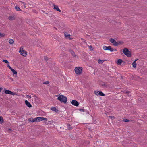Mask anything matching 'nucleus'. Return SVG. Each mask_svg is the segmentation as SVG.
<instances>
[{
	"instance_id": "e433bc0d",
	"label": "nucleus",
	"mask_w": 147,
	"mask_h": 147,
	"mask_svg": "<svg viewBox=\"0 0 147 147\" xmlns=\"http://www.w3.org/2000/svg\"><path fill=\"white\" fill-rule=\"evenodd\" d=\"M105 84V83L104 82L103 83L101 84V85L103 86L107 87V86Z\"/></svg>"
},
{
	"instance_id": "4c0bfd02",
	"label": "nucleus",
	"mask_w": 147,
	"mask_h": 147,
	"mask_svg": "<svg viewBox=\"0 0 147 147\" xmlns=\"http://www.w3.org/2000/svg\"><path fill=\"white\" fill-rule=\"evenodd\" d=\"M44 59L45 60H47L48 59V57L47 56L44 57Z\"/></svg>"
},
{
	"instance_id": "473e14b6",
	"label": "nucleus",
	"mask_w": 147,
	"mask_h": 147,
	"mask_svg": "<svg viewBox=\"0 0 147 147\" xmlns=\"http://www.w3.org/2000/svg\"><path fill=\"white\" fill-rule=\"evenodd\" d=\"M99 92V91H95L94 92V93L95 94L97 95V96H98V93Z\"/></svg>"
},
{
	"instance_id": "8fccbe9b",
	"label": "nucleus",
	"mask_w": 147,
	"mask_h": 147,
	"mask_svg": "<svg viewBox=\"0 0 147 147\" xmlns=\"http://www.w3.org/2000/svg\"><path fill=\"white\" fill-rule=\"evenodd\" d=\"M41 11L43 13H45V11L44 10H41Z\"/></svg>"
},
{
	"instance_id": "3c124183",
	"label": "nucleus",
	"mask_w": 147,
	"mask_h": 147,
	"mask_svg": "<svg viewBox=\"0 0 147 147\" xmlns=\"http://www.w3.org/2000/svg\"><path fill=\"white\" fill-rule=\"evenodd\" d=\"M8 130L9 131H11V129L10 128H9L8 129Z\"/></svg>"
},
{
	"instance_id": "a878e982",
	"label": "nucleus",
	"mask_w": 147,
	"mask_h": 147,
	"mask_svg": "<svg viewBox=\"0 0 147 147\" xmlns=\"http://www.w3.org/2000/svg\"><path fill=\"white\" fill-rule=\"evenodd\" d=\"M70 138L73 139H74L75 137V136L73 134H70L69 135Z\"/></svg>"
},
{
	"instance_id": "2f4dec72",
	"label": "nucleus",
	"mask_w": 147,
	"mask_h": 147,
	"mask_svg": "<svg viewBox=\"0 0 147 147\" xmlns=\"http://www.w3.org/2000/svg\"><path fill=\"white\" fill-rule=\"evenodd\" d=\"M89 49L90 50L93 51L94 49L93 48L92 46V45H90L89 46Z\"/></svg>"
},
{
	"instance_id": "c756f323",
	"label": "nucleus",
	"mask_w": 147,
	"mask_h": 147,
	"mask_svg": "<svg viewBox=\"0 0 147 147\" xmlns=\"http://www.w3.org/2000/svg\"><path fill=\"white\" fill-rule=\"evenodd\" d=\"M20 2H21L23 4L24 7L25 8L26 7V4L25 3L21 1H20Z\"/></svg>"
},
{
	"instance_id": "a211bd4d",
	"label": "nucleus",
	"mask_w": 147,
	"mask_h": 147,
	"mask_svg": "<svg viewBox=\"0 0 147 147\" xmlns=\"http://www.w3.org/2000/svg\"><path fill=\"white\" fill-rule=\"evenodd\" d=\"M15 9L17 11H22V10L20 9L19 7L18 6H15Z\"/></svg>"
},
{
	"instance_id": "13d9d810",
	"label": "nucleus",
	"mask_w": 147,
	"mask_h": 147,
	"mask_svg": "<svg viewBox=\"0 0 147 147\" xmlns=\"http://www.w3.org/2000/svg\"><path fill=\"white\" fill-rule=\"evenodd\" d=\"M58 96V95H56V96Z\"/></svg>"
},
{
	"instance_id": "412c9836",
	"label": "nucleus",
	"mask_w": 147,
	"mask_h": 147,
	"mask_svg": "<svg viewBox=\"0 0 147 147\" xmlns=\"http://www.w3.org/2000/svg\"><path fill=\"white\" fill-rule=\"evenodd\" d=\"M65 36L66 38H69L70 37V34H68L67 32H65Z\"/></svg>"
},
{
	"instance_id": "c85d7f7f",
	"label": "nucleus",
	"mask_w": 147,
	"mask_h": 147,
	"mask_svg": "<svg viewBox=\"0 0 147 147\" xmlns=\"http://www.w3.org/2000/svg\"><path fill=\"white\" fill-rule=\"evenodd\" d=\"M5 34L4 33L2 34L0 32V38L3 37L5 36Z\"/></svg>"
},
{
	"instance_id": "9d476101",
	"label": "nucleus",
	"mask_w": 147,
	"mask_h": 147,
	"mask_svg": "<svg viewBox=\"0 0 147 147\" xmlns=\"http://www.w3.org/2000/svg\"><path fill=\"white\" fill-rule=\"evenodd\" d=\"M123 62V61L121 59H118L117 60L116 63L119 65H121Z\"/></svg>"
},
{
	"instance_id": "2eb2a0df",
	"label": "nucleus",
	"mask_w": 147,
	"mask_h": 147,
	"mask_svg": "<svg viewBox=\"0 0 147 147\" xmlns=\"http://www.w3.org/2000/svg\"><path fill=\"white\" fill-rule=\"evenodd\" d=\"M123 42L121 41L116 42V43L115 46H117L120 44H123Z\"/></svg>"
},
{
	"instance_id": "9b49d317",
	"label": "nucleus",
	"mask_w": 147,
	"mask_h": 147,
	"mask_svg": "<svg viewBox=\"0 0 147 147\" xmlns=\"http://www.w3.org/2000/svg\"><path fill=\"white\" fill-rule=\"evenodd\" d=\"M123 121L125 122H132L133 123H134L135 122V121L134 120H129L127 119H123Z\"/></svg>"
},
{
	"instance_id": "6ab92c4d",
	"label": "nucleus",
	"mask_w": 147,
	"mask_h": 147,
	"mask_svg": "<svg viewBox=\"0 0 147 147\" xmlns=\"http://www.w3.org/2000/svg\"><path fill=\"white\" fill-rule=\"evenodd\" d=\"M98 94L100 96H105V94L102 92L99 91Z\"/></svg>"
},
{
	"instance_id": "de8ad7c7",
	"label": "nucleus",
	"mask_w": 147,
	"mask_h": 147,
	"mask_svg": "<svg viewBox=\"0 0 147 147\" xmlns=\"http://www.w3.org/2000/svg\"><path fill=\"white\" fill-rule=\"evenodd\" d=\"M10 78V79L11 80H12V81H13V79L11 77V78Z\"/></svg>"
},
{
	"instance_id": "6e6552de",
	"label": "nucleus",
	"mask_w": 147,
	"mask_h": 147,
	"mask_svg": "<svg viewBox=\"0 0 147 147\" xmlns=\"http://www.w3.org/2000/svg\"><path fill=\"white\" fill-rule=\"evenodd\" d=\"M53 5L54 6L53 9L55 10H56L57 11H59V12H61V10L59 8L57 5H55L54 4H53Z\"/></svg>"
},
{
	"instance_id": "37998d69",
	"label": "nucleus",
	"mask_w": 147,
	"mask_h": 147,
	"mask_svg": "<svg viewBox=\"0 0 147 147\" xmlns=\"http://www.w3.org/2000/svg\"><path fill=\"white\" fill-rule=\"evenodd\" d=\"M81 39L82 40V41L83 42L86 43V42H85V41H86L84 39H82V38H81Z\"/></svg>"
},
{
	"instance_id": "c03bdc74",
	"label": "nucleus",
	"mask_w": 147,
	"mask_h": 147,
	"mask_svg": "<svg viewBox=\"0 0 147 147\" xmlns=\"http://www.w3.org/2000/svg\"><path fill=\"white\" fill-rule=\"evenodd\" d=\"M125 93L126 94H129L130 93V92L129 91H125Z\"/></svg>"
},
{
	"instance_id": "dca6fc26",
	"label": "nucleus",
	"mask_w": 147,
	"mask_h": 147,
	"mask_svg": "<svg viewBox=\"0 0 147 147\" xmlns=\"http://www.w3.org/2000/svg\"><path fill=\"white\" fill-rule=\"evenodd\" d=\"M69 51L71 53L72 56L74 57L76 56V55H75V52L72 50L70 49L69 50Z\"/></svg>"
},
{
	"instance_id": "f03ea898",
	"label": "nucleus",
	"mask_w": 147,
	"mask_h": 147,
	"mask_svg": "<svg viewBox=\"0 0 147 147\" xmlns=\"http://www.w3.org/2000/svg\"><path fill=\"white\" fill-rule=\"evenodd\" d=\"M123 52L128 57H130L132 55L131 52L127 48H124L123 50Z\"/></svg>"
},
{
	"instance_id": "bb28decb",
	"label": "nucleus",
	"mask_w": 147,
	"mask_h": 147,
	"mask_svg": "<svg viewBox=\"0 0 147 147\" xmlns=\"http://www.w3.org/2000/svg\"><path fill=\"white\" fill-rule=\"evenodd\" d=\"M104 61V60H99L98 61V63L99 64H101L103 63Z\"/></svg>"
},
{
	"instance_id": "aec40b11",
	"label": "nucleus",
	"mask_w": 147,
	"mask_h": 147,
	"mask_svg": "<svg viewBox=\"0 0 147 147\" xmlns=\"http://www.w3.org/2000/svg\"><path fill=\"white\" fill-rule=\"evenodd\" d=\"M28 121L31 122H34V119H33V118L32 117H31L28 119Z\"/></svg>"
},
{
	"instance_id": "393cba45",
	"label": "nucleus",
	"mask_w": 147,
	"mask_h": 147,
	"mask_svg": "<svg viewBox=\"0 0 147 147\" xmlns=\"http://www.w3.org/2000/svg\"><path fill=\"white\" fill-rule=\"evenodd\" d=\"M14 41L13 39H10L9 41V42L11 44H12L13 43Z\"/></svg>"
},
{
	"instance_id": "ea45409f",
	"label": "nucleus",
	"mask_w": 147,
	"mask_h": 147,
	"mask_svg": "<svg viewBox=\"0 0 147 147\" xmlns=\"http://www.w3.org/2000/svg\"><path fill=\"white\" fill-rule=\"evenodd\" d=\"M109 118H110L111 119H112V118H115V117L114 116H109Z\"/></svg>"
},
{
	"instance_id": "f704fd0d",
	"label": "nucleus",
	"mask_w": 147,
	"mask_h": 147,
	"mask_svg": "<svg viewBox=\"0 0 147 147\" xmlns=\"http://www.w3.org/2000/svg\"><path fill=\"white\" fill-rule=\"evenodd\" d=\"M7 67H8L11 70L13 68H12L9 65V64H7Z\"/></svg>"
},
{
	"instance_id": "1a4fd4ad",
	"label": "nucleus",
	"mask_w": 147,
	"mask_h": 147,
	"mask_svg": "<svg viewBox=\"0 0 147 147\" xmlns=\"http://www.w3.org/2000/svg\"><path fill=\"white\" fill-rule=\"evenodd\" d=\"M25 103L26 106L29 108L32 107V105L27 100L25 101Z\"/></svg>"
},
{
	"instance_id": "39448f33",
	"label": "nucleus",
	"mask_w": 147,
	"mask_h": 147,
	"mask_svg": "<svg viewBox=\"0 0 147 147\" xmlns=\"http://www.w3.org/2000/svg\"><path fill=\"white\" fill-rule=\"evenodd\" d=\"M103 48L105 50H109L111 52V51H113L112 50V47L111 46H104Z\"/></svg>"
},
{
	"instance_id": "79ce46f5",
	"label": "nucleus",
	"mask_w": 147,
	"mask_h": 147,
	"mask_svg": "<svg viewBox=\"0 0 147 147\" xmlns=\"http://www.w3.org/2000/svg\"><path fill=\"white\" fill-rule=\"evenodd\" d=\"M79 110L80 111H83V112H84L85 111V110L84 109H79Z\"/></svg>"
},
{
	"instance_id": "f8f14e48",
	"label": "nucleus",
	"mask_w": 147,
	"mask_h": 147,
	"mask_svg": "<svg viewBox=\"0 0 147 147\" xmlns=\"http://www.w3.org/2000/svg\"><path fill=\"white\" fill-rule=\"evenodd\" d=\"M51 110L54 111L56 113H57L59 111V110L56 109L55 107H53L51 108Z\"/></svg>"
},
{
	"instance_id": "5701e85b",
	"label": "nucleus",
	"mask_w": 147,
	"mask_h": 147,
	"mask_svg": "<svg viewBox=\"0 0 147 147\" xmlns=\"http://www.w3.org/2000/svg\"><path fill=\"white\" fill-rule=\"evenodd\" d=\"M11 71L13 73V74L14 75H16L17 74V71L16 70H15L14 69H13L11 70Z\"/></svg>"
},
{
	"instance_id": "5fc2aeb1",
	"label": "nucleus",
	"mask_w": 147,
	"mask_h": 147,
	"mask_svg": "<svg viewBox=\"0 0 147 147\" xmlns=\"http://www.w3.org/2000/svg\"><path fill=\"white\" fill-rule=\"evenodd\" d=\"M24 124L20 125V126H22V125H23Z\"/></svg>"
},
{
	"instance_id": "4468645a",
	"label": "nucleus",
	"mask_w": 147,
	"mask_h": 147,
	"mask_svg": "<svg viewBox=\"0 0 147 147\" xmlns=\"http://www.w3.org/2000/svg\"><path fill=\"white\" fill-rule=\"evenodd\" d=\"M138 59H136L133 62L132 64L133 65V68H136V61L138 60Z\"/></svg>"
},
{
	"instance_id": "20e7f679",
	"label": "nucleus",
	"mask_w": 147,
	"mask_h": 147,
	"mask_svg": "<svg viewBox=\"0 0 147 147\" xmlns=\"http://www.w3.org/2000/svg\"><path fill=\"white\" fill-rule=\"evenodd\" d=\"M21 48L20 49L19 52L21 55L24 57H26L27 55V52L25 50L23 49L22 48V50H21Z\"/></svg>"
},
{
	"instance_id": "864d4df0",
	"label": "nucleus",
	"mask_w": 147,
	"mask_h": 147,
	"mask_svg": "<svg viewBox=\"0 0 147 147\" xmlns=\"http://www.w3.org/2000/svg\"><path fill=\"white\" fill-rule=\"evenodd\" d=\"M121 78L122 79H123V77L122 76H121Z\"/></svg>"
},
{
	"instance_id": "6e6d98bb",
	"label": "nucleus",
	"mask_w": 147,
	"mask_h": 147,
	"mask_svg": "<svg viewBox=\"0 0 147 147\" xmlns=\"http://www.w3.org/2000/svg\"><path fill=\"white\" fill-rule=\"evenodd\" d=\"M53 28H54L55 29H57V28L56 27H53Z\"/></svg>"
},
{
	"instance_id": "f3484780",
	"label": "nucleus",
	"mask_w": 147,
	"mask_h": 147,
	"mask_svg": "<svg viewBox=\"0 0 147 147\" xmlns=\"http://www.w3.org/2000/svg\"><path fill=\"white\" fill-rule=\"evenodd\" d=\"M15 18V17L13 16H10L8 18V19L10 20H14Z\"/></svg>"
},
{
	"instance_id": "4d7b16f0",
	"label": "nucleus",
	"mask_w": 147,
	"mask_h": 147,
	"mask_svg": "<svg viewBox=\"0 0 147 147\" xmlns=\"http://www.w3.org/2000/svg\"><path fill=\"white\" fill-rule=\"evenodd\" d=\"M49 123H51V121H49Z\"/></svg>"
},
{
	"instance_id": "bf43d9fd",
	"label": "nucleus",
	"mask_w": 147,
	"mask_h": 147,
	"mask_svg": "<svg viewBox=\"0 0 147 147\" xmlns=\"http://www.w3.org/2000/svg\"><path fill=\"white\" fill-rule=\"evenodd\" d=\"M46 14H48V13H46Z\"/></svg>"
},
{
	"instance_id": "4be33fe9",
	"label": "nucleus",
	"mask_w": 147,
	"mask_h": 147,
	"mask_svg": "<svg viewBox=\"0 0 147 147\" xmlns=\"http://www.w3.org/2000/svg\"><path fill=\"white\" fill-rule=\"evenodd\" d=\"M4 122L2 116H0V123L1 124Z\"/></svg>"
},
{
	"instance_id": "58836bf2",
	"label": "nucleus",
	"mask_w": 147,
	"mask_h": 147,
	"mask_svg": "<svg viewBox=\"0 0 147 147\" xmlns=\"http://www.w3.org/2000/svg\"><path fill=\"white\" fill-rule=\"evenodd\" d=\"M47 118H44L43 117V120H44L45 122H46L47 121Z\"/></svg>"
},
{
	"instance_id": "c9c22d12",
	"label": "nucleus",
	"mask_w": 147,
	"mask_h": 147,
	"mask_svg": "<svg viewBox=\"0 0 147 147\" xmlns=\"http://www.w3.org/2000/svg\"><path fill=\"white\" fill-rule=\"evenodd\" d=\"M49 81H46V82H45L43 83L44 84H48L49 83Z\"/></svg>"
},
{
	"instance_id": "423d86ee",
	"label": "nucleus",
	"mask_w": 147,
	"mask_h": 147,
	"mask_svg": "<svg viewBox=\"0 0 147 147\" xmlns=\"http://www.w3.org/2000/svg\"><path fill=\"white\" fill-rule=\"evenodd\" d=\"M4 93L6 94H8L14 95H15V93H13L9 90H6L4 91Z\"/></svg>"
},
{
	"instance_id": "7ed1b4c3",
	"label": "nucleus",
	"mask_w": 147,
	"mask_h": 147,
	"mask_svg": "<svg viewBox=\"0 0 147 147\" xmlns=\"http://www.w3.org/2000/svg\"><path fill=\"white\" fill-rule=\"evenodd\" d=\"M75 72L77 74H81L82 72V68L81 67H77L75 69Z\"/></svg>"
},
{
	"instance_id": "72a5a7b5",
	"label": "nucleus",
	"mask_w": 147,
	"mask_h": 147,
	"mask_svg": "<svg viewBox=\"0 0 147 147\" xmlns=\"http://www.w3.org/2000/svg\"><path fill=\"white\" fill-rule=\"evenodd\" d=\"M2 61L3 62H4L6 63L7 64L9 63V62L7 60H3Z\"/></svg>"
},
{
	"instance_id": "b1692460",
	"label": "nucleus",
	"mask_w": 147,
	"mask_h": 147,
	"mask_svg": "<svg viewBox=\"0 0 147 147\" xmlns=\"http://www.w3.org/2000/svg\"><path fill=\"white\" fill-rule=\"evenodd\" d=\"M67 126L68 127V129L69 130H71L72 129V127L69 124H67Z\"/></svg>"
},
{
	"instance_id": "09e8293b",
	"label": "nucleus",
	"mask_w": 147,
	"mask_h": 147,
	"mask_svg": "<svg viewBox=\"0 0 147 147\" xmlns=\"http://www.w3.org/2000/svg\"><path fill=\"white\" fill-rule=\"evenodd\" d=\"M27 97L28 98V97H30V98H31V97L30 96H29V95H27Z\"/></svg>"
},
{
	"instance_id": "cd10ccee",
	"label": "nucleus",
	"mask_w": 147,
	"mask_h": 147,
	"mask_svg": "<svg viewBox=\"0 0 147 147\" xmlns=\"http://www.w3.org/2000/svg\"><path fill=\"white\" fill-rule=\"evenodd\" d=\"M34 122H39L38 117H37L34 119Z\"/></svg>"
},
{
	"instance_id": "603ef678",
	"label": "nucleus",
	"mask_w": 147,
	"mask_h": 147,
	"mask_svg": "<svg viewBox=\"0 0 147 147\" xmlns=\"http://www.w3.org/2000/svg\"><path fill=\"white\" fill-rule=\"evenodd\" d=\"M36 98H35V99L36 100H37V99H38V97H36Z\"/></svg>"
},
{
	"instance_id": "a18cd8bd",
	"label": "nucleus",
	"mask_w": 147,
	"mask_h": 147,
	"mask_svg": "<svg viewBox=\"0 0 147 147\" xmlns=\"http://www.w3.org/2000/svg\"><path fill=\"white\" fill-rule=\"evenodd\" d=\"M125 62L123 61V63L122 65V66H124L125 65Z\"/></svg>"
},
{
	"instance_id": "ddd939ff",
	"label": "nucleus",
	"mask_w": 147,
	"mask_h": 147,
	"mask_svg": "<svg viewBox=\"0 0 147 147\" xmlns=\"http://www.w3.org/2000/svg\"><path fill=\"white\" fill-rule=\"evenodd\" d=\"M110 41L111 43L113 44L114 46H115L116 41L114 39L111 38L110 40Z\"/></svg>"
},
{
	"instance_id": "f257e3e1",
	"label": "nucleus",
	"mask_w": 147,
	"mask_h": 147,
	"mask_svg": "<svg viewBox=\"0 0 147 147\" xmlns=\"http://www.w3.org/2000/svg\"><path fill=\"white\" fill-rule=\"evenodd\" d=\"M57 100L60 101L61 103L65 104L67 101V98L65 96L61 95H59L57 98Z\"/></svg>"
},
{
	"instance_id": "0eeeda50",
	"label": "nucleus",
	"mask_w": 147,
	"mask_h": 147,
	"mask_svg": "<svg viewBox=\"0 0 147 147\" xmlns=\"http://www.w3.org/2000/svg\"><path fill=\"white\" fill-rule=\"evenodd\" d=\"M71 103L72 105L76 106H78L79 105V103L78 102L74 100L72 101Z\"/></svg>"
},
{
	"instance_id": "7c9ffc66",
	"label": "nucleus",
	"mask_w": 147,
	"mask_h": 147,
	"mask_svg": "<svg viewBox=\"0 0 147 147\" xmlns=\"http://www.w3.org/2000/svg\"><path fill=\"white\" fill-rule=\"evenodd\" d=\"M39 122L43 120V117H38Z\"/></svg>"
},
{
	"instance_id": "49530a36",
	"label": "nucleus",
	"mask_w": 147,
	"mask_h": 147,
	"mask_svg": "<svg viewBox=\"0 0 147 147\" xmlns=\"http://www.w3.org/2000/svg\"><path fill=\"white\" fill-rule=\"evenodd\" d=\"M132 80H135V79L134 78V77L133 76V77H132Z\"/></svg>"
},
{
	"instance_id": "a19ab883",
	"label": "nucleus",
	"mask_w": 147,
	"mask_h": 147,
	"mask_svg": "<svg viewBox=\"0 0 147 147\" xmlns=\"http://www.w3.org/2000/svg\"><path fill=\"white\" fill-rule=\"evenodd\" d=\"M112 50H113L112 51H111V52H113V51H117V50L116 49H113L112 48Z\"/></svg>"
}]
</instances>
